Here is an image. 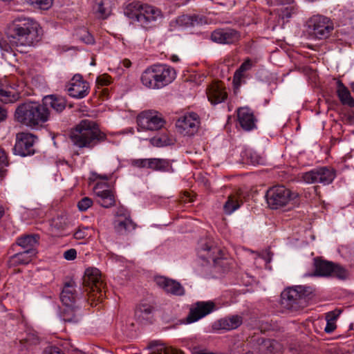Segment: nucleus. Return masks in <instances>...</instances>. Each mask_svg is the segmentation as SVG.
I'll return each mask as SVG.
<instances>
[{
  "label": "nucleus",
  "mask_w": 354,
  "mask_h": 354,
  "mask_svg": "<svg viewBox=\"0 0 354 354\" xmlns=\"http://www.w3.org/2000/svg\"><path fill=\"white\" fill-rule=\"evenodd\" d=\"M106 138V135L99 129L96 123L89 120H82L71 134L73 145L79 148L93 149Z\"/></svg>",
  "instance_id": "obj_2"
},
{
  "label": "nucleus",
  "mask_w": 354,
  "mask_h": 354,
  "mask_svg": "<svg viewBox=\"0 0 354 354\" xmlns=\"http://www.w3.org/2000/svg\"><path fill=\"white\" fill-rule=\"evenodd\" d=\"M336 328V324L335 322H330L326 321V325L324 328V331L326 333H333Z\"/></svg>",
  "instance_id": "obj_51"
},
{
  "label": "nucleus",
  "mask_w": 354,
  "mask_h": 354,
  "mask_svg": "<svg viewBox=\"0 0 354 354\" xmlns=\"http://www.w3.org/2000/svg\"><path fill=\"white\" fill-rule=\"evenodd\" d=\"M36 137L28 133H19L17 134L16 142L13 148L15 155L22 157L31 156L35 153L34 144Z\"/></svg>",
  "instance_id": "obj_12"
},
{
  "label": "nucleus",
  "mask_w": 354,
  "mask_h": 354,
  "mask_svg": "<svg viewBox=\"0 0 354 354\" xmlns=\"http://www.w3.org/2000/svg\"><path fill=\"white\" fill-rule=\"evenodd\" d=\"M310 276L334 277L339 279H345L348 277V271L339 266L331 261L315 259V272Z\"/></svg>",
  "instance_id": "obj_8"
},
{
  "label": "nucleus",
  "mask_w": 354,
  "mask_h": 354,
  "mask_svg": "<svg viewBox=\"0 0 354 354\" xmlns=\"http://www.w3.org/2000/svg\"><path fill=\"white\" fill-rule=\"evenodd\" d=\"M282 18H290L291 17V12L288 10V8H286L284 10H282L281 13Z\"/></svg>",
  "instance_id": "obj_54"
},
{
  "label": "nucleus",
  "mask_w": 354,
  "mask_h": 354,
  "mask_svg": "<svg viewBox=\"0 0 354 354\" xmlns=\"http://www.w3.org/2000/svg\"><path fill=\"white\" fill-rule=\"evenodd\" d=\"M153 307L147 303H141L136 308L135 318L142 324H150L153 318Z\"/></svg>",
  "instance_id": "obj_23"
},
{
  "label": "nucleus",
  "mask_w": 354,
  "mask_h": 354,
  "mask_svg": "<svg viewBox=\"0 0 354 354\" xmlns=\"http://www.w3.org/2000/svg\"><path fill=\"white\" fill-rule=\"evenodd\" d=\"M149 158L132 159L131 164L132 166L138 168H148Z\"/></svg>",
  "instance_id": "obj_43"
},
{
  "label": "nucleus",
  "mask_w": 354,
  "mask_h": 354,
  "mask_svg": "<svg viewBox=\"0 0 354 354\" xmlns=\"http://www.w3.org/2000/svg\"><path fill=\"white\" fill-rule=\"evenodd\" d=\"M250 158L251 159V163L253 165H258L260 163V158L255 153H250Z\"/></svg>",
  "instance_id": "obj_53"
},
{
  "label": "nucleus",
  "mask_w": 354,
  "mask_h": 354,
  "mask_svg": "<svg viewBox=\"0 0 354 354\" xmlns=\"http://www.w3.org/2000/svg\"><path fill=\"white\" fill-rule=\"evenodd\" d=\"M149 348L152 349L150 354H181L178 351L167 347L163 344L151 343Z\"/></svg>",
  "instance_id": "obj_38"
},
{
  "label": "nucleus",
  "mask_w": 354,
  "mask_h": 354,
  "mask_svg": "<svg viewBox=\"0 0 354 354\" xmlns=\"http://www.w3.org/2000/svg\"><path fill=\"white\" fill-rule=\"evenodd\" d=\"M4 214V210L2 207L0 206V218L3 216Z\"/></svg>",
  "instance_id": "obj_59"
},
{
  "label": "nucleus",
  "mask_w": 354,
  "mask_h": 354,
  "mask_svg": "<svg viewBox=\"0 0 354 354\" xmlns=\"http://www.w3.org/2000/svg\"><path fill=\"white\" fill-rule=\"evenodd\" d=\"M252 67V61L250 59H247L236 71L233 77V84L236 88H238L241 85V84L244 82L243 79L245 77V73L250 70Z\"/></svg>",
  "instance_id": "obj_29"
},
{
  "label": "nucleus",
  "mask_w": 354,
  "mask_h": 354,
  "mask_svg": "<svg viewBox=\"0 0 354 354\" xmlns=\"http://www.w3.org/2000/svg\"><path fill=\"white\" fill-rule=\"evenodd\" d=\"M242 203V201L239 200L237 196L233 195L229 196L223 205L225 213L226 214H232L241 207Z\"/></svg>",
  "instance_id": "obj_36"
},
{
  "label": "nucleus",
  "mask_w": 354,
  "mask_h": 354,
  "mask_svg": "<svg viewBox=\"0 0 354 354\" xmlns=\"http://www.w3.org/2000/svg\"><path fill=\"white\" fill-rule=\"evenodd\" d=\"M122 64L125 68H129L131 65V62L129 59H124L122 61Z\"/></svg>",
  "instance_id": "obj_57"
},
{
  "label": "nucleus",
  "mask_w": 354,
  "mask_h": 354,
  "mask_svg": "<svg viewBox=\"0 0 354 354\" xmlns=\"http://www.w3.org/2000/svg\"><path fill=\"white\" fill-rule=\"evenodd\" d=\"M42 354H65L64 352L61 351V349L57 346H49L46 347Z\"/></svg>",
  "instance_id": "obj_48"
},
{
  "label": "nucleus",
  "mask_w": 354,
  "mask_h": 354,
  "mask_svg": "<svg viewBox=\"0 0 354 354\" xmlns=\"http://www.w3.org/2000/svg\"><path fill=\"white\" fill-rule=\"evenodd\" d=\"M171 167L169 160L162 158H149V169L161 172L169 171Z\"/></svg>",
  "instance_id": "obj_33"
},
{
  "label": "nucleus",
  "mask_w": 354,
  "mask_h": 354,
  "mask_svg": "<svg viewBox=\"0 0 354 354\" xmlns=\"http://www.w3.org/2000/svg\"><path fill=\"white\" fill-rule=\"evenodd\" d=\"M308 287L301 286L295 288H286L281 295V305L287 309L297 310L301 306V300L304 297L305 293L308 292Z\"/></svg>",
  "instance_id": "obj_9"
},
{
  "label": "nucleus",
  "mask_w": 354,
  "mask_h": 354,
  "mask_svg": "<svg viewBox=\"0 0 354 354\" xmlns=\"http://www.w3.org/2000/svg\"><path fill=\"white\" fill-rule=\"evenodd\" d=\"M39 28V24L30 18L23 17L15 18L7 29L9 44L0 38V49L10 52L11 46L34 45L40 39Z\"/></svg>",
  "instance_id": "obj_1"
},
{
  "label": "nucleus",
  "mask_w": 354,
  "mask_h": 354,
  "mask_svg": "<svg viewBox=\"0 0 354 354\" xmlns=\"http://www.w3.org/2000/svg\"><path fill=\"white\" fill-rule=\"evenodd\" d=\"M88 84L82 80L80 75H75L69 84L67 91L72 97L81 99L88 93Z\"/></svg>",
  "instance_id": "obj_19"
},
{
  "label": "nucleus",
  "mask_w": 354,
  "mask_h": 354,
  "mask_svg": "<svg viewBox=\"0 0 354 354\" xmlns=\"http://www.w3.org/2000/svg\"><path fill=\"white\" fill-rule=\"evenodd\" d=\"M20 94L18 92H11L3 88L0 84V101L3 103H14L19 100Z\"/></svg>",
  "instance_id": "obj_37"
},
{
  "label": "nucleus",
  "mask_w": 354,
  "mask_h": 354,
  "mask_svg": "<svg viewBox=\"0 0 354 354\" xmlns=\"http://www.w3.org/2000/svg\"><path fill=\"white\" fill-rule=\"evenodd\" d=\"M176 23L180 26H194L202 24L203 18L196 15H183L177 18Z\"/></svg>",
  "instance_id": "obj_34"
},
{
  "label": "nucleus",
  "mask_w": 354,
  "mask_h": 354,
  "mask_svg": "<svg viewBox=\"0 0 354 354\" xmlns=\"http://www.w3.org/2000/svg\"><path fill=\"white\" fill-rule=\"evenodd\" d=\"M79 311L75 306H65L62 312L63 320L68 323H77L80 320Z\"/></svg>",
  "instance_id": "obj_32"
},
{
  "label": "nucleus",
  "mask_w": 354,
  "mask_h": 354,
  "mask_svg": "<svg viewBox=\"0 0 354 354\" xmlns=\"http://www.w3.org/2000/svg\"><path fill=\"white\" fill-rule=\"evenodd\" d=\"M80 39L86 44H93L95 42L93 35L86 30H82L80 33Z\"/></svg>",
  "instance_id": "obj_41"
},
{
  "label": "nucleus",
  "mask_w": 354,
  "mask_h": 354,
  "mask_svg": "<svg viewBox=\"0 0 354 354\" xmlns=\"http://www.w3.org/2000/svg\"><path fill=\"white\" fill-rule=\"evenodd\" d=\"M309 34L318 39H326L334 28L333 21L323 15H314L307 21Z\"/></svg>",
  "instance_id": "obj_6"
},
{
  "label": "nucleus",
  "mask_w": 354,
  "mask_h": 354,
  "mask_svg": "<svg viewBox=\"0 0 354 354\" xmlns=\"http://www.w3.org/2000/svg\"><path fill=\"white\" fill-rule=\"evenodd\" d=\"M176 78V71L166 64H153L147 67L142 73L140 81L147 88L160 89L170 83Z\"/></svg>",
  "instance_id": "obj_4"
},
{
  "label": "nucleus",
  "mask_w": 354,
  "mask_h": 354,
  "mask_svg": "<svg viewBox=\"0 0 354 354\" xmlns=\"http://www.w3.org/2000/svg\"><path fill=\"white\" fill-rule=\"evenodd\" d=\"M7 158L4 151L0 147V165H6Z\"/></svg>",
  "instance_id": "obj_52"
},
{
  "label": "nucleus",
  "mask_w": 354,
  "mask_h": 354,
  "mask_svg": "<svg viewBox=\"0 0 354 354\" xmlns=\"http://www.w3.org/2000/svg\"><path fill=\"white\" fill-rule=\"evenodd\" d=\"M292 2H293V0H288V3H292Z\"/></svg>",
  "instance_id": "obj_61"
},
{
  "label": "nucleus",
  "mask_w": 354,
  "mask_h": 354,
  "mask_svg": "<svg viewBox=\"0 0 354 354\" xmlns=\"http://www.w3.org/2000/svg\"><path fill=\"white\" fill-rule=\"evenodd\" d=\"M267 263H270L272 259V255L270 252H267L263 257Z\"/></svg>",
  "instance_id": "obj_56"
},
{
  "label": "nucleus",
  "mask_w": 354,
  "mask_h": 354,
  "mask_svg": "<svg viewBox=\"0 0 354 354\" xmlns=\"http://www.w3.org/2000/svg\"><path fill=\"white\" fill-rule=\"evenodd\" d=\"M37 343V338H31L30 336L28 338H26L20 341V346L21 347V351H23L24 348L28 350L32 344H36Z\"/></svg>",
  "instance_id": "obj_44"
},
{
  "label": "nucleus",
  "mask_w": 354,
  "mask_h": 354,
  "mask_svg": "<svg viewBox=\"0 0 354 354\" xmlns=\"http://www.w3.org/2000/svg\"><path fill=\"white\" fill-rule=\"evenodd\" d=\"M240 37V33L230 28L216 29L211 34L213 41L222 44H234L239 40Z\"/></svg>",
  "instance_id": "obj_17"
},
{
  "label": "nucleus",
  "mask_w": 354,
  "mask_h": 354,
  "mask_svg": "<svg viewBox=\"0 0 354 354\" xmlns=\"http://www.w3.org/2000/svg\"><path fill=\"white\" fill-rule=\"evenodd\" d=\"M267 203L272 209L286 205L292 198L291 192L283 185L269 189L266 195Z\"/></svg>",
  "instance_id": "obj_10"
},
{
  "label": "nucleus",
  "mask_w": 354,
  "mask_h": 354,
  "mask_svg": "<svg viewBox=\"0 0 354 354\" xmlns=\"http://www.w3.org/2000/svg\"><path fill=\"white\" fill-rule=\"evenodd\" d=\"M341 313V310H335L333 311L328 312L326 315V321L335 323V321L337 320V317L340 315Z\"/></svg>",
  "instance_id": "obj_47"
},
{
  "label": "nucleus",
  "mask_w": 354,
  "mask_h": 354,
  "mask_svg": "<svg viewBox=\"0 0 354 354\" xmlns=\"http://www.w3.org/2000/svg\"><path fill=\"white\" fill-rule=\"evenodd\" d=\"M238 120L241 127L245 131H251L257 127L256 118L251 109L241 107L237 111Z\"/></svg>",
  "instance_id": "obj_21"
},
{
  "label": "nucleus",
  "mask_w": 354,
  "mask_h": 354,
  "mask_svg": "<svg viewBox=\"0 0 354 354\" xmlns=\"http://www.w3.org/2000/svg\"><path fill=\"white\" fill-rule=\"evenodd\" d=\"M98 203L103 207L109 208L115 205V196L112 191L105 189L95 192Z\"/></svg>",
  "instance_id": "obj_31"
},
{
  "label": "nucleus",
  "mask_w": 354,
  "mask_h": 354,
  "mask_svg": "<svg viewBox=\"0 0 354 354\" xmlns=\"http://www.w3.org/2000/svg\"><path fill=\"white\" fill-rule=\"evenodd\" d=\"M243 319L239 315H233L231 317L221 319L218 321V329L230 330L237 328L241 324Z\"/></svg>",
  "instance_id": "obj_28"
},
{
  "label": "nucleus",
  "mask_w": 354,
  "mask_h": 354,
  "mask_svg": "<svg viewBox=\"0 0 354 354\" xmlns=\"http://www.w3.org/2000/svg\"><path fill=\"white\" fill-rule=\"evenodd\" d=\"M31 255L25 251L14 254L10 258L12 265L26 264L30 261Z\"/></svg>",
  "instance_id": "obj_39"
},
{
  "label": "nucleus",
  "mask_w": 354,
  "mask_h": 354,
  "mask_svg": "<svg viewBox=\"0 0 354 354\" xmlns=\"http://www.w3.org/2000/svg\"><path fill=\"white\" fill-rule=\"evenodd\" d=\"M207 93L209 101L214 104L223 102L227 97L225 87L219 83L210 85Z\"/></svg>",
  "instance_id": "obj_24"
},
{
  "label": "nucleus",
  "mask_w": 354,
  "mask_h": 354,
  "mask_svg": "<svg viewBox=\"0 0 354 354\" xmlns=\"http://www.w3.org/2000/svg\"><path fill=\"white\" fill-rule=\"evenodd\" d=\"M39 236L38 234H27L17 239V244L30 253L31 256L35 255V248L39 244Z\"/></svg>",
  "instance_id": "obj_25"
},
{
  "label": "nucleus",
  "mask_w": 354,
  "mask_h": 354,
  "mask_svg": "<svg viewBox=\"0 0 354 354\" xmlns=\"http://www.w3.org/2000/svg\"><path fill=\"white\" fill-rule=\"evenodd\" d=\"M17 122L29 127L42 126L50 118V111L37 102L28 101L19 104L15 110Z\"/></svg>",
  "instance_id": "obj_3"
},
{
  "label": "nucleus",
  "mask_w": 354,
  "mask_h": 354,
  "mask_svg": "<svg viewBox=\"0 0 354 354\" xmlns=\"http://www.w3.org/2000/svg\"><path fill=\"white\" fill-rule=\"evenodd\" d=\"M93 204V201L88 197H84L77 203L79 209L82 212L87 210Z\"/></svg>",
  "instance_id": "obj_42"
},
{
  "label": "nucleus",
  "mask_w": 354,
  "mask_h": 354,
  "mask_svg": "<svg viewBox=\"0 0 354 354\" xmlns=\"http://www.w3.org/2000/svg\"><path fill=\"white\" fill-rule=\"evenodd\" d=\"M215 308L212 301H198L195 306L190 309L189 313L187 317V323L191 324L197 322L207 315L212 313Z\"/></svg>",
  "instance_id": "obj_18"
},
{
  "label": "nucleus",
  "mask_w": 354,
  "mask_h": 354,
  "mask_svg": "<svg viewBox=\"0 0 354 354\" xmlns=\"http://www.w3.org/2000/svg\"><path fill=\"white\" fill-rule=\"evenodd\" d=\"M118 219L115 221V230L120 234H125L135 230L136 224L131 220L128 213L117 212Z\"/></svg>",
  "instance_id": "obj_22"
},
{
  "label": "nucleus",
  "mask_w": 354,
  "mask_h": 354,
  "mask_svg": "<svg viewBox=\"0 0 354 354\" xmlns=\"http://www.w3.org/2000/svg\"><path fill=\"white\" fill-rule=\"evenodd\" d=\"M153 146L162 147L173 144V140L167 134H162L160 136H155L150 140Z\"/></svg>",
  "instance_id": "obj_40"
},
{
  "label": "nucleus",
  "mask_w": 354,
  "mask_h": 354,
  "mask_svg": "<svg viewBox=\"0 0 354 354\" xmlns=\"http://www.w3.org/2000/svg\"><path fill=\"white\" fill-rule=\"evenodd\" d=\"M83 283L89 289L88 295L91 300H102L104 295V282L100 271L95 268H87L83 278Z\"/></svg>",
  "instance_id": "obj_5"
},
{
  "label": "nucleus",
  "mask_w": 354,
  "mask_h": 354,
  "mask_svg": "<svg viewBox=\"0 0 354 354\" xmlns=\"http://www.w3.org/2000/svg\"><path fill=\"white\" fill-rule=\"evenodd\" d=\"M23 1L32 6H33L35 3H37V0H23Z\"/></svg>",
  "instance_id": "obj_58"
},
{
  "label": "nucleus",
  "mask_w": 354,
  "mask_h": 354,
  "mask_svg": "<svg viewBox=\"0 0 354 354\" xmlns=\"http://www.w3.org/2000/svg\"><path fill=\"white\" fill-rule=\"evenodd\" d=\"M42 105L45 106L47 110L51 108L57 113H61L66 108V101L60 96L55 95H46L42 100Z\"/></svg>",
  "instance_id": "obj_26"
},
{
  "label": "nucleus",
  "mask_w": 354,
  "mask_h": 354,
  "mask_svg": "<svg viewBox=\"0 0 354 354\" xmlns=\"http://www.w3.org/2000/svg\"><path fill=\"white\" fill-rule=\"evenodd\" d=\"M77 298V291L74 282L70 281L65 283L60 294V299L65 306H74Z\"/></svg>",
  "instance_id": "obj_27"
},
{
  "label": "nucleus",
  "mask_w": 354,
  "mask_h": 354,
  "mask_svg": "<svg viewBox=\"0 0 354 354\" xmlns=\"http://www.w3.org/2000/svg\"><path fill=\"white\" fill-rule=\"evenodd\" d=\"M198 252L199 257L210 263L212 261L214 264L217 263L219 259L221 250L214 245L209 239H202L198 242Z\"/></svg>",
  "instance_id": "obj_14"
},
{
  "label": "nucleus",
  "mask_w": 354,
  "mask_h": 354,
  "mask_svg": "<svg viewBox=\"0 0 354 354\" xmlns=\"http://www.w3.org/2000/svg\"><path fill=\"white\" fill-rule=\"evenodd\" d=\"M52 5V0H37L33 7L41 10H48Z\"/></svg>",
  "instance_id": "obj_45"
},
{
  "label": "nucleus",
  "mask_w": 354,
  "mask_h": 354,
  "mask_svg": "<svg viewBox=\"0 0 354 354\" xmlns=\"http://www.w3.org/2000/svg\"><path fill=\"white\" fill-rule=\"evenodd\" d=\"M88 227H80L77 230H76L73 234V236L75 239L81 240L88 236V234L87 232Z\"/></svg>",
  "instance_id": "obj_46"
},
{
  "label": "nucleus",
  "mask_w": 354,
  "mask_h": 354,
  "mask_svg": "<svg viewBox=\"0 0 354 354\" xmlns=\"http://www.w3.org/2000/svg\"><path fill=\"white\" fill-rule=\"evenodd\" d=\"M336 172L333 168L320 167L301 174V180L308 184L320 183L328 185L334 180Z\"/></svg>",
  "instance_id": "obj_7"
},
{
  "label": "nucleus",
  "mask_w": 354,
  "mask_h": 354,
  "mask_svg": "<svg viewBox=\"0 0 354 354\" xmlns=\"http://www.w3.org/2000/svg\"><path fill=\"white\" fill-rule=\"evenodd\" d=\"M339 34L354 37V10L343 9L339 14Z\"/></svg>",
  "instance_id": "obj_15"
},
{
  "label": "nucleus",
  "mask_w": 354,
  "mask_h": 354,
  "mask_svg": "<svg viewBox=\"0 0 354 354\" xmlns=\"http://www.w3.org/2000/svg\"><path fill=\"white\" fill-rule=\"evenodd\" d=\"M154 281L156 284L167 294L177 297L183 296L185 294L184 287L174 279L158 276L155 277Z\"/></svg>",
  "instance_id": "obj_16"
},
{
  "label": "nucleus",
  "mask_w": 354,
  "mask_h": 354,
  "mask_svg": "<svg viewBox=\"0 0 354 354\" xmlns=\"http://www.w3.org/2000/svg\"><path fill=\"white\" fill-rule=\"evenodd\" d=\"M64 258L68 261H73L77 257V251L75 249L71 248L64 252Z\"/></svg>",
  "instance_id": "obj_50"
},
{
  "label": "nucleus",
  "mask_w": 354,
  "mask_h": 354,
  "mask_svg": "<svg viewBox=\"0 0 354 354\" xmlns=\"http://www.w3.org/2000/svg\"><path fill=\"white\" fill-rule=\"evenodd\" d=\"M178 131L183 135L190 136L197 132L199 120L196 113H192L180 117L176 123Z\"/></svg>",
  "instance_id": "obj_13"
},
{
  "label": "nucleus",
  "mask_w": 354,
  "mask_h": 354,
  "mask_svg": "<svg viewBox=\"0 0 354 354\" xmlns=\"http://www.w3.org/2000/svg\"><path fill=\"white\" fill-rule=\"evenodd\" d=\"M172 60H173L174 62H176V61H178V58L176 56H174V57H172Z\"/></svg>",
  "instance_id": "obj_60"
},
{
  "label": "nucleus",
  "mask_w": 354,
  "mask_h": 354,
  "mask_svg": "<svg viewBox=\"0 0 354 354\" xmlns=\"http://www.w3.org/2000/svg\"><path fill=\"white\" fill-rule=\"evenodd\" d=\"M95 14L98 18L104 19L111 14V8L109 0H102L94 8Z\"/></svg>",
  "instance_id": "obj_35"
},
{
  "label": "nucleus",
  "mask_w": 354,
  "mask_h": 354,
  "mask_svg": "<svg viewBox=\"0 0 354 354\" xmlns=\"http://www.w3.org/2000/svg\"><path fill=\"white\" fill-rule=\"evenodd\" d=\"M137 21L144 26L161 17V11L149 5L142 6L140 11L136 15Z\"/></svg>",
  "instance_id": "obj_20"
},
{
  "label": "nucleus",
  "mask_w": 354,
  "mask_h": 354,
  "mask_svg": "<svg viewBox=\"0 0 354 354\" xmlns=\"http://www.w3.org/2000/svg\"><path fill=\"white\" fill-rule=\"evenodd\" d=\"M337 94L342 104L354 107V99L352 97L349 90L339 80L337 82Z\"/></svg>",
  "instance_id": "obj_30"
},
{
  "label": "nucleus",
  "mask_w": 354,
  "mask_h": 354,
  "mask_svg": "<svg viewBox=\"0 0 354 354\" xmlns=\"http://www.w3.org/2000/svg\"><path fill=\"white\" fill-rule=\"evenodd\" d=\"M96 82L100 86L109 85L111 82V77L107 75H100L97 77Z\"/></svg>",
  "instance_id": "obj_49"
},
{
  "label": "nucleus",
  "mask_w": 354,
  "mask_h": 354,
  "mask_svg": "<svg viewBox=\"0 0 354 354\" xmlns=\"http://www.w3.org/2000/svg\"><path fill=\"white\" fill-rule=\"evenodd\" d=\"M7 117V111L0 106V122L4 120Z\"/></svg>",
  "instance_id": "obj_55"
},
{
  "label": "nucleus",
  "mask_w": 354,
  "mask_h": 354,
  "mask_svg": "<svg viewBox=\"0 0 354 354\" xmlns=\"http://www.w3.org/2000/svg\"><path fill=\"white\" fill-rule=\"evenodd\" d=\"M137 123L138 131L140 129L158 131L164 127L165 121L158 113L153 111H145L138 115Z\"/></svg>",
  "instance_id": "obj_11"
}]
</instances>
